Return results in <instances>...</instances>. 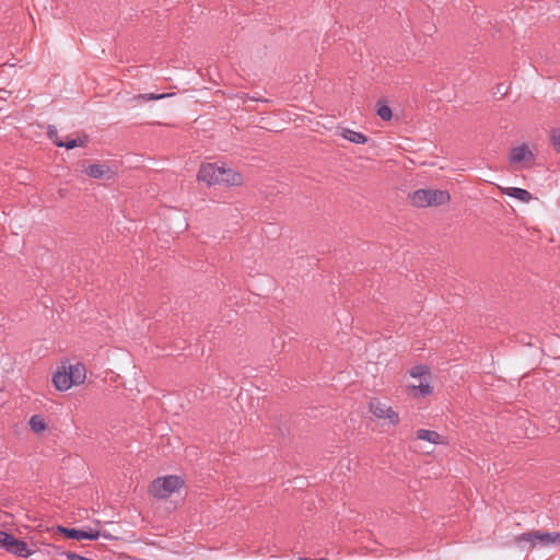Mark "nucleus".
<instances>
[{"label":"nucleus","instance_id":"f257e3e1","mask_svg":"<svg viewBox=\"0 0 560 560\" xmlns=\"http://www.w3.org/2000/svg\"><path fill=\"white\" fill-rule=\"evenodd\" d=\"M184 486V480L175 475L163 476L154 479L150 487L149 493L159 500L170 498L174 492Z\"/></svg>","mask_w":560,"mask_h":560},{"label":"nucleus","instance_id":"f03ea898","mask_svg":"<svg viewBox=\"0 0 560 560\" xmlns=\"http://www.w3.org/2000/svg\"><path fill=\"white\" fill-rule=\"evenodd\" d=\"M515 542L521 545L523 542L530 544L532 548L537 546H560V533H549L542 530H533L523 533L515 537Z\"/></svg>","mask_w":560,"mask_h":560},{"label":"nucleus","instance_id":"7ed1b4c3","mask_svg":"<svg viewBox=\"0 0 560 560\" xmlns=\"http://www.w3.org/2000/svg\"><path fill=\"white\" fill-rule=\"evenodd\" d=\"M0 548L21 558H28L33 555V550L30 549L25 541L3 530H0Z\"/></svg>","mask_w":560,"mask_h":560},{"label":"nucleus","instance_id":"20e7f679","mask_svg":"<svg viewBox=\"0 0 560 560\" xmlns=\"http://www.w3.org/2000/svg\"><path fill=\"white\" fill-rule=\"evenodd\" d=\"M369 410L378 419H387L392 424H397L399 422V416L397 412L393 410L392 407L383 404L378 399H371L369 402Z\"/></svg>","mask_w":560,"mask_h":560},{"label":"nucleus","instance_id":"39448f33","mask_svg":"<svg viewBox=\"0 0 560 560\" xmlns=\"http://www.w3.org/2000/svg\"><path fill=\"white\" fill-rule=\"evenodd\" d=\"M224 175V165L202 164L199 168L197 178L208 185L220 184V177Z\"/></svg>","mask_w":560,"mask_h":560},{"label":"nucleus","instance_id":"423d86ee","mask_svg":"<svg viewBox=\"0 0 560 560\" xmlns=\"http://www.w3.org/2000/svg\"><path fill=\"white\" fill-rule=\"evenodd\" d=\"M535 154L528 149L526 144L514 147L510 151L509 161L511 164H520L522 162H534Z\"/></svg>","mask_w":560,"mask_h":560},{"label":"nucleus","instance_id":"0eeeda50","mask_svg":"<svg viewBox=\"0 0 560 560\" xmlns=\"http://www.w3.org/2000/svg\"><path fill=\"white\" fill-rule=\"evenodd\" d=\"M58 530L60 533H62L63 535H66L68 538L77 539V540H80V539L96 540L100 537V532L98 530H89V532H86V530H83V529L68 528V527H62V526H58Z\"/></svg>","mask_w":560,"mask_h":560},{"label":"nucleus","instance_id":"6e6552de","mask_svg":"<svg viewBox=\"0 0 560 560\" xmlns=\"http://www.w3.org/2000/svg\"><path fill=\"white\" fill-rule=\"evenodd\" d=\"M243 183V176L241 173L234 171L233 168H226L224 166V175L220 177V185L226 186H240Z\"/></svg>","mask_w":560,"mask_h":560},{"label":"nucleus","instance_id":"1a4fd4ad","mask_svg":"<svg viewBox=\"0 0 560 560\" xmlns=\"http://www.w3.org/2000/svg\"><path fill=\"white\" fill-rule=\"evenodd\" d=\"M52 383L55 387L61 392L68 390L72 386L71 376L68 375V372L66 370L57 371L52 375Z\"/></svg>","mask_w":560,"mask_h":560},{"label":"nucleus","instance_id":"9d476101","mask_svg":"<svg viewBox=\"0 0 560 560\" xmlns=\"http://www.w3.org/2000/svg\"><path fill=\"white\" fill-rule=\"evenodd\" d=\"M417 439L421 441H427L431 444H444L445 439L436 431L427 430V429H419L417 431Z\"/></svg>","mask_w":560,"mask_h":560},{"label":"nucleus","instance_id":"9b49d317","mask_svg":"<svg viewBox=\"0 0 560 560\" xmlns=\"http://www.w3.org/2000/svg\"><path fill=\"white\" fill-rule=\"evenodd\" d=\"M68 375L71 376L72 385L83 384L86 377L85 366L81 363L70 365Z\"/></svg>","mask_w":560,"mask_h":560},{"label":"nucleus","instance_id":"f8f14e48","mask_svg":"<svg viewBox=\"0 0 560 560\" xmlns=\"http://www.w3.org/2000/svg\"><path fill=\"white\" fill-rule=\"evenodd\" d=\"M502 192L509 197L516 198L523 202H528L532 200V194L523 188L518 187H506L502 189Z\"/></svg>","mask_w":560,"mask_h":560},{"label":"nucleus","instance_id":"ddd939ff","mask_svg":"<svg viewBox=\"0 0 560 560\" xmlns=\"http://www.w3.org/2000/svg\"><path fill=\"white\" fill-rule=\"evenodd\" d=\"M450 194L446 190L429 189L430 206H441L450 201Z\"/></svg>","mask_w":560,"mask_h":560},{"label":"nucleus","instance_id":"4468645a","mask_svg":"<svg viewBox=\"0 0 560 560\" xmlns=\"http://www.w3.org/2000/svg\"><path fill=\"white\" fill-rule=\"evenodd\" d=\"M409 389L412 392L415 397H424L432 392L429 377L420 378L418 385H410Z\"/></svg>","mask_w":560,"mask_h":560},{"label":"nucleus","instance_id":"2eb2a0df","mask_svg":"<svg viewBox=\"0 0 560 560\" xmlns=\"http://www.w3.org/2000/svg\"><path fill=\"white\" fill-rule=\"evenodd\" d=\"M411 202L416 207H430L429 189H418L410 196Z\"/></svg>","mask_w":560,"mask_h":560},{"label":"nucleus","instance_id":"dca6fc26","mask_svg":"<svg viewBox=\"0 0 560 560\" xmlns=\"http://www.w3.org/2000/svg\"><path fill=\"white\" fill-rule=\"evenodd\" d=\"M85 173L88 176H90L92 178H103L108 173H110V170L105 164H90L85 168Z\"/></svg>","mask_w":560,"mask_h":560},{"label":"nucleus","instance_id":"f3484780","mask_svg":"<svg viewBox=\"0 0 560 560\" xmlns=\"http://www.w3.org/2000/svg\"><path fill=\"white\" fill-rule=\"evenodd\" d=\"M28 425L31 430L36 433H43L47 429V422L44 416L42 415H33L28 420Z\"/></svg>","mask_w":560,"mask_h":560},{"label":"nucleus","instance_id":"a211bd4d","mask_svg":"<svg viewBox=\"0 0 560 560\" xmlns=\"http://www.w3.org/2000/svg\"><path fill=\"white\" fill-rule=\"evenodd\" d=\"M88 142V137H78L74 139L67 138L65 141H55V144L59 148H66V149H74L77 147H82Z\"/></svg>","mask_w":560,"mask_h":560},{"label":"nucleus","instance_id":"6ab92c4d","mask_svg":"<svg viewBox=\"0 0 560 560\" xmlns=\"http://www.w3.org/2000/svg\"><path fill=\"white\" fill-rule=\"evenodd\" d=\"M341 136L346 140H348V141H350L352 143H355V144H363V143H365L368 141L366 136H364L361 132L351 130V129H342Z\"/></svg>","mask_w":560,"mask_h":560},{"label":"nucleus","instance_id":"aec40b11","mask_svg":"<svg viewBox=\"0 0 560 560\" xmlns=\"http://www.w3.org/2000/svg\"><path fill=\"white\" fill-rule=\"evenodd\" d=\"M172 93H162V94H155V93H144V94H138L133 96V101H158L163 100L166 97H171Z\"/></svg>","mask_w":560,"mask_h":560},{"label":"nucleus","instance_id":"412c9836","mask_svg":"<svg viewBox=\"0 0 560 560\" xmlns=\"http://www.w3.org/2000/svg\"><path fill=\"white\" fill-rule=\"evenodd\" d=\"M409 374L411 377L420 380L424 377H430V370L428 366L420 364L411 368Z\"/></svg>","mask_w":560,"mask_h":560},{"label":"nucleus","instance_id":"4be33fe9","mask_svg":"<svg viewBox=\"0 0 560 560\" xmlns=\"http://www.w3.org/2000/svg\"><path fill=\"white\" fill-rule=\"evenodd\" d=\"M377 115L383 119V120H389L393 116V113H392V109L388 105L386 104H383V103H378L377 104Z\"/></svg>","mask_w":560,"mask_h":560},{"label":"nucleus","instance_id":"5701e85b","mask_svg":"<svg viewBox=\"0 0 560 560\" xmlns=\"http://www.w3.org/2000/svg\"><path fill=\"white\" fill-rule=\"evenodd\" d=\"M550 141L553 149L560 153V128H553L550 131Z\"/></svg>","mask_w":560,"mask_h":560},{"label":"nucleus","instance_id":"b1692460","mask_svg":"<svg viewBox=\"0 0 560 560\" xmlns=\"http://www.w3.org/2000/svg\"><path fill=\"white\" fill-rule=\"evenodd\" d=\"M48 137L49 139L55 143V141H61L59 138H58V131L56 129V127L54 126H49L48 127Z\"/></svg>","mask_w":560,"mask_h":560},{"label":"nucleus","instance_id":"393cba45","mask_svg":"<svg viewBox=\"0 0 560 560\" xmlns=\"http://www.w3.org/2000/svg\"><path fill=\"white\" fill-rule=\"evenodd\" d=\"M299 560H326L325 558H306V557H300Z\"/></svg>","mask_w":560,"mask_h":560}]
</instances>
